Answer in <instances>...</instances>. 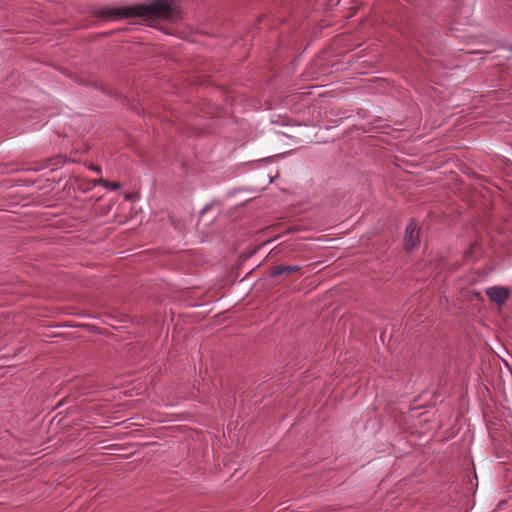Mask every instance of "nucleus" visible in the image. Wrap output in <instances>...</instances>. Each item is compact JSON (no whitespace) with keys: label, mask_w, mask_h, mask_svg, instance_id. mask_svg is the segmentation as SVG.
<instances>
[{"label":"nucleus","mask_w":512,"mask_h":512,"mask_svg":"<svg viewBox=\"0 0 512 512\" xmlns=\"http://www.w3.org/2000/svg\"><path fill=\"white\" fill-rule=\"evenodd\" d=\"M174 2L175 0H154L150 4H140L122 9L109 10L103 13V16L173 19L177 14Z\"/></svg>","instance_id":"nucleus-1"},{"label":"nucleus","mask_w":512,"mask_h":512,"mask_svg":"<svg viewBox=\"0 0 512 512\" xmlns=\"http://www.w3.org/2000/svg\"><path fill=\"white\" fill-rule=\"evenodd\" d=\"M485 294L491 302L501 307L508 300L510 296V290L503 286H492L485 290Z\"/></svg>","instance_id":"nucleus-2"},{"label":"nucleus","mask_w":512,"mask_h":512,"mask_svg":"<svg viewBox=\"0 0 512 512\" xmlns=\"http://www.w3.org/2000/svg\"><path fill=\"white\" fill-rule=\"evenodd\" d=\"M420 231L417 223L411 219L406 226L404 245L407 250L414 249L419 243Z\"/></svg>","instance_id":"nucleus-3"},{"label":"nucleus","mask_w":512,"mask_h":512,"mask_svg":"<svg viewBox=\"0 0 512 512\" xmlns=\"http://www.w3.org/2000/svg\"><path fill=\"white\" fill-rule=\"evenodd\" d=\"M300 270V267L297 265H278L275 266L272 270L273 276H279V275H290L292 273H296Z\"/></svg>","instance_id":"nucleus-4"},{"label":"nucleus","mask_w":512,"mask_h":512,"mask_svg":"<svg viewBox=\"0 0 512 512\" xmlns=\"http://www.w3.org/2000/svg\"><path fill=\"white\" fill-rule=\"evenodd\" d=\"M99 183H101L104 187L109 188L111 190H117L120 188V184L118 182H109L107 180L100 179Z\"/></svg>","instance_id":"nucleus-5"},{"label":"nucleus","mask_w":512,"mask_h":512,"mask_svg":"<svg viewBox=\"0 0 512 512\" xmlns=\"http://www.w3.org/2000/svg\"><path fill=\"white\" fill-rule=\"evenodd\" d=\"M91 169L97 173H100L101 169L98 166H91Z\"/></svg>","instance_id":"nucleus-6"}]
</instances>
